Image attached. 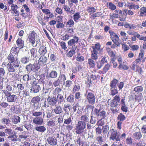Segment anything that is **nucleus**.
Wrapping results in <instances>:
<instances>
[{
    "label": "nucleus",
    "mask_w": 146,
    "mask_h": 146,
    "mask_svg": "<svg viewBox=\"0 0 146 146\" xmlns=\"http://www.w3.org/2000/svg\"><path fill=\"white\" fill-rule=\"evenodd\" d=\"M78 37L75 36L73 37L72 39H70L68 41L67 43L68 46H72L71 48L72 50H70L67 54V56L68 57H72L73 54L75 53V50L77 48V46H75V44L78 43Z\"/></svg>",
    "instance_id": "1"
},
{
    "label": "nucleus",
    "mask_w": 146,
    "mask_h": 146,
    "mask_svg": "<svg viewBox=\"0 0 146 146\" xmlns=\"http://www.w3.org/2000/svg\"><path fill=\"white\" fill-rule=\"evenodd\" d=\"M86 124L79 121L76 124L75 130L76 134H80L83 133L86 128Z\"/></svg>",
    "instance_id": "2"
},
{
    "label": "nucleus",
    "mask_w": 146,
    "mask_h": 146,
    "mask_svg": "<svg viewBox=\"0 0 146 146\" xmlns=\"http://www.w3.org/2000/svg\"><path fill=\"white\" fill-rule=\"evenodd\" d=\"M110 133V139L114 141L115 140L116 141H120V135L118 133L116 130L113 129H111L109 132L108 135Z\"/></svg>",
    "instance_id": "3"
},
{
    "label": "nucleus",
    "mask_w": 146,
    "mask_h": 146,
    "mask_svg": "<svg viewBox=\"0 0 146 146\" xmlns=\"http://www.w3.org/2000/svg\"><path fill=\"white\" fill-rule=\"evenodd\" d=\"M109 33L110 35V38L112 42L115 45H117V47L119 46L120 44H121L120 42H119L120 40L119 39L118 35L111 30H110Z\"/></svg>",
    "instance_id": "4"
},
{
    "label": "nucleus",
    "mask_w": 146,
    "mask_h": 146,
    "mask_svg": "<svg viewBox=\"0 0 146 146\" xmlns=\"http://www.w3.org/2000/svg\"><path fill=\"white\" fill-rule=\"evenodd\" d=\"M86 99L90 104H94L95 103L96 97L94 94L91 92H86Z\"/></svg>",
    "instance_id": "5"
},
{
    "label": "nucleus",
    "mask_w": 146,
    "mask_h": 146,
    "mask_svg": "<svg viewBox=\"0 0 146 146\" xmlns=\"http://www.w3.org/2000/svg\"><path fill=\"white\" fill-rule=\"evenodd\" d=\"M94 114L102 119H104L106 116V112L100 108L99 109L95 108L94 111Z\"/></svg>",
    "instance_id": "6"
},
{
    "label": "nucleus",
    "mask_w": 146,
    "mask_h": 146,
    "mask_svg": "<svg viewBox=\"0 0 146 146\" xmlns=\"http://www.w3.org/2000/svg\"><path fill=\"white\" fill-rule=\"evenodd\" d=\"M38 8L41 9L43 13L46 15L44 17V19L48 20L50 18H52L54 17V15L53 13H51L50 11L48 9H43V7L42 5L40 4V6H38Z\"/></svg>",
    "instance_id": "7"
},
{
    "label": "nucleus",
    "mask_w": 146,
    "mask_h": 146,
    "mask_svg": "<svg viewBox=\"0 0 146 146\" xmlns=\"http://www.w3.org/2000/svg\"><path fill=\"white\" fill-rule=\"evenodd\" d=\"M38 36L37 34L34 31H31L29 33L28 38L29 43L33 45L35 43L36 39Z\"/></svg>",
    "instance_id": "8"
},
{
    "label": "nucleus",
    "mask_w": 146,
    "mask_h": 146,
    "mask_svg": "<svg viewBox=\"0 0 146 146\" xmlns=\"http://www.w3.org/2000/svg\"><path fill=\"white\" fill-rule=\"evenodd\" d=\"M4 95L6 98L7 102L9 103L15 102L17 98V96L16 95L12 94V93L6 94Z\"/></svg>",
    "instance_id": "9"
},
{
    "label": "nucleus",
    "mask_w": 146,
    "mask_h": 146,
    "mask_svg": "<svg viewBox=\"0 0 146 146\" xmlns=\"http://www.w3.org/2000/svg\"><path fill=\"white\" fill-rule=\"evenodd\" d=\"M40 67L38 64H32L29 63L25 67V69L28 72H30L33 71L34 72H36L40 68Z\"/></svg>",
    "instance_id": "10"
},
{
    "label": "nucleus",
    "mask_w": 146,
    "mask_h": 146,
    "mask_svg": "<svg viewBox=\"0 0 146 146\" xmlns=\"http://www.w3.org/2000/svg\"><path fill=\"white\" fill-rule=\"evenodd\" d=\"M126 119V117L123 113H120L117 117V120L118 121L117 123V128L120 129L121 128V125L122 122Z\"/></svg>",
    "instance_id": "11"
},
{
    "label": "nucleus",
    "mask_w": 146,
    "mask_h": 146,
    "mask_svg": "<svg viewBox=\"0 0 146 146\" xmlns=\"http://www.w3.org/2000/svg\"><path fill=\"white\" fill-rule=\"evenodd\" d=\"M33 93H37L39 92L41 90V88L39 85V82L36 79L33 80Z\"/></svg>",
    "instance_id": "12"
},
{
    "label": "nucleus",
    "mask_w": 146,
    "mask_h": 146,
    "mask_svg": "<svg viewBox=\"0 0 146 146\" xmlns=\"http://www.w3.org/2000/svg\"><path fill=\"white\" fill-rule=\"evenodd\" d=\"M47 58L44 56H40L38 60V64L40 67L43 66L46 64L47 61Z\"/></svg>",
    "instance_id": "13"
},
{
    "label": "nucleus",
    "mask_w": 146,
    "mask_h": 146,
    "mask_svg": "<svg viewBox=\"0 0 146 146\" xmlns=\"http://www.w3.org/2000/svg\"><path fill=\"white\" fill-rule=\"evenodd\" d=\"M47 141L48 143L52 146H54L57 144V140L54 137L49 136L47 139Z\"/></svg>",
    "instance_id": "14"
},
{
    "label": "nucleus",
    "mask_w": 146,
    "mask_h": 146,
    "mask_svg": "<svg viewBox=\"0 0 146 146\" xmlns=\"http://www.w3.org/2000/svg\"><path fill=\"white\" fill-rule=\"evenodd\" d=\"M47 101H48L49 105L52 106H54L56 105L57 102V100L55 97H51L50 95H48Z\"/></svg>",
    "instance_id": "15"
},
{
    "label": "nucleus",
    "mask_w": 146,
    "mask_h": 146,
    "mask_svg": "<svg viewBox=\"0 0 146 146\" xmlns=\"http://www.w3.org/2000/svg\"><path fill=\"white\" fill-rule=\"evenodd\" d=\"M106 50L109 55L111 58V60L114 61L116 59L117 56L113 50L110 48H106Z\"/></svg>",
    "instance_id": "16"
},
{
    "label": "nucleus",
    "mask_w": 146,
    "mask_h": 146,
    "mask_svg": "<svg viewBox=\"0 0 146 146\" xmlns=\"http://www.w3.org/2000/svg\"><path fill=\"white\" fill-rule=\"evenodd\" d=\"M12 90V87L10 85V83H7L5 86V89L2 90L1 92L3 94H6L11 93V92Z\"/></svg>",
    "instance_id": "17"
},
{
    "label": "nucleus",
    "mask_w": 146,
    "mask_h": 146,
    "mask_svg": "<svg viewBox=\"0 0 146 146\" xmlns=\"http://www.w3.org/2000/svg\"><path fill=\"white\" fill-rule=\"evenodd\" d=\"M17 48L20 49H21L23 48L25 46L24 41L22 37L18 38L16 41Z\"/></svg>",
    "instance_id": "18"
},
{
    "label": "nucleus",
    "mask_w": 146,
    "mask_h": 146,
    "mask_svg": "<svg viewBox=\"0 0 146 146\" xmlns=\"http://www.w3.org/2000/svg\"><path fill=\"white\" fill-rule=\"evenodd\" d=\"M32 121L35 124L37 125H41L44 121L42 118L40 117L34 118Z\"/></svg>",
    "instance_id": "19"
},
{
    "label": "nucleus",
    "mask_w": 146,
    "mask_h": 146,
    "mask_svg": "<svg viewBox=\"0 0 146 146\" xmlns=\"http://www.w3.org/2000/svg\"><path fill=\"white\" fill-rule=\"evenodd\" d=\"M72 108L70 105L68 104H65L64 105V107L63 108V109L64 111L65 112L64 115H63V117H64L65 115H69V111H70Z\"/></svg>",
    "instance_id": "20"
},
{
    "label": "nucleus",
    "mask_w": 146,
    "mask_h": 146,
    "mask_svg": "<svg viewBox=\"0 0 146 146\" xmlns=\"http://www.w3.org/2000/svg\"><path fill=\"white\" fill-rule=\"evenodd\" d=\"M29 73L28 74H25L23 75V79L25 82H27V84H28V82H27L30 80H33L35 79L34 77L31 76L29 75Z\"/></svg>",
    "instance_id": "21"
},
{
    "label": "nucleus",
    "mask_w": 146,
    "mask_h": 146,
    "mask_svg": "<svg viewBox=\"0 0 146 146\" xmlns=\"http://www.w3.org/2000/svg\"><path fill=\"white\" fill-rule=\"evenodd\" d=\"M38 52L40 55L42 56H44L46 54L47 50L46 47L42 45L40 47Z\"/></svg>",
    "instance_id": "22"
},
{
    "label": "nucleus",
    "mask_w": 146,
    "mask_h": 146,
    "mask_svg": "<svg viewBox=\"0 0 146 146\" xmlns=\"http://www.w3.org/2000/svg\"><path fill=\"white\" fill-rule=\"evenodd\" d=\"M64 124H69L70 123H72V122L73 118L71 116H69V115H65L64 117Z\"/></svg>",
    "instance_id": "23"
},
{
    "label": "nucleus",
    "mask_w": 146,
    "mask_h": 146,
    "mask_svg": "<svg viewBox=\"0 0 146 146\" xmlns=\"http://www.w3.org/2000/svg\"><path fill=\"white\" fill-rule=\"evenodd\" d=\"M10 110L13 113L18 114L20 112V109L17 106L12 105L11 106Z\"/></svg>",
    "instance_id": "24"
},
{
    "label": "nucleus",
    "mask_w": 146,
    "mask_h": 146,
    "mask_svg": "<svg viewBox=\"0 0 146 146\" xmlns=\"http://www.w3.org/2000/svg\"><path fill=\"white\" fill-rule=\"evenodd\" d=\"M9 76H11V78L12 80L14 82H15L18 80H19L20 79V75L15 73H9Z\"/></svg>",
    "instance_id": "25"
},
{
    "label": "nucleus",
    "mask_w": 146,
    "mask_h": 146,
    "mask_svg": "<svg viewBox=\"0 0 146 146\" xmlns=\"http://www.w3.org/2000/svg\"><path fill=\"white\" fill-rule=\"evenodd\" d=\"M58 76V73L56 70H52L47 75V77L48 78H55Z\"/></svg>",
    "instance_id": "26"
},
{
    "label": "nucleus",
    "mask_w": 146,
    "mask_h": 146,
    "mask_svg": "<svg viewBox=\"0 0 146 146\" xmlns=\"http://www.w3.org/2000/svg\"><path fill=\"white\" fill-rule=\"evenodd\" d=\"M96 10L97 9L94 7L91 6H88L86 9L87 12L89 13L90 15L96 12Z\"/></svg>",
    "instance_id": "27"
},
{
    "label": "nucleus",
    "mask_w": 146,
    "mask_h": 146,
    "mask_svg": "<svg viewBox=\"0 0 146 146\" xmlns=\"http://www.w3.org/2000/svg\"><path fill=\"white\" fill-rule=\"evenodd\" d=\"M8 138L13 142H16L19 140H20L19 138L17 137L16 132H14V134L9 136Z\"/></svg>",
    "instance_id": "28"
},
{
    "label": "nucleus",
    "mask_w": 146,
    "mask_h": 146,
    "mask_svg": "<svg viewBox=\"0 0 146 146\" xmlns=\"http://www.w3.org/2000/svg\"><path fill=\"white\" fill-rule=\"evenodd\" d=\"M7 69L8 73L14 72L16 71V70L14 66H13L11 63L9 62L7 64Z\"/></svg>",
    "instance_id": "29"
},
{
    "label": "nucleus",
    "mask_w": 146,
    "mask_h": 146,
    "mask_svg": "<svg viewBox=\"0 0 146 146\" xmlns=\"http://www.w3.org/2000/svg\"><path fill=\"white\" fill-rule=\"evenodd\" d=\"M83 67L82 66L78 63L76 65L75 67L72 68V72L73 73H76L82 70Z\"/></svg>",
    "instance_id": "30"
},
{
    "label": "nucleus",
    "mask_w": 146,
    "mask_h": 146,
    "mask_svg": "<svg viewBox=\"0 0 146 146\" xmlns=\"http://www.w3.org/2000/svg\"><path fill=\"white\" fill-rule=\"evenodd\" d=\"M54 113L57 115H60L62 111V107L58 105H55V108L54 110Z\"/></svg>",
    "instance_id": "31"
},
{
    "label": "nucleus",
    "mask_w": 146,
    "mask_h": 146,
    "mask_svg": "<svg viewBox=\"0 0 146 146\" xmlns=\"http://www.w3.org/2000/svg\"><path fill=\"white\" fill-rule=\"evenodd\" d=\"M9 62H11L18 59V56L9 54L7 57Z\"/></svg>",
    "instance_id": "32"
},
{
    "label": "nucleus",
    "mask_w": 146,
    "mask_h": 146,
    "mask_svg": "<svg viewBox=\"0 0 146 146\" xmlns=\"http://www.w3.org/2000/svg\"><path fill=\"white\" fill-rule=\"evenodd\" d=\"M94 60L91 58L88 59V64L90 68L93 69L95 67V62Z\"/></svg>",
    "instance_id": "33"
},
{
    "label": "nucleus",
    "mask_w": 146,
    "mask_h": 146,
    "mask_svg": "<svg viewBox=\"0 0 146 146\" xmlns=\"http://www.w3.org/2000/svg\"><path fill=\"white\" fill-rule=\"evenodd\" d=\"M41 98L38 96H36L33 97L31 100V103L33 104V105L35 107V105L38 104Z\"/></svg>",
    "instance_id": "34"
},
{
    "label": "nucleus",
    "mask_w": 146,
    "mask_h": 146,
    "mask_svg": "<svg viewBox=\"0 0 146 146\" xmlns=\"http://www.w3.org/2000/svg\"><path fill=\"white\" fill-rule=\"evenodd\" d=\"M80 13V12H76L75 13L74 15H73L74 21L76 23H77L79 21L80 18H81Z\"/></svg>",
    "instance_id": "35"
},
{
    "label": "nucleus",
    "mask_w": 146,
    "mask_h": 146,
    "mask_svg": "<svg viewBox=\"0 0 146 146\" xmlns=\"http://www.w3.org/2000/svg\"><path fill=\"white\" fill-rule=\"evenodd\" d=\"M103 14L101 12H96L93 13L90 16V18L93 20H94L96 17H98L101 16Z\"/></svg>",
    "instance_id": "36"
},
{
    "label": "nucleus",
    "mask_w": 146,
    "mask_h": 146,
    "mask_svg": "<svg viewBox=\"0 0 146 146\" xmlns=\"http://www.w3.org/2000/svg\"><path fill=\"white\" fill-rule=\"evenodd\" d=\"M98 52L96 50H93L91 51V59H92L96 61L98 58Z\"/></svg>",
    "instance_id": "37"
},
{
    "label": "nucleus",
    "mask_w": 146,
    "mask_h": 146,
    "mask_svg": "<svg viewBox=\"0 0 146 146\" xmlns=\"http://www.w3.org/2000/svg\"><path fill=\"white\" fill-rule=\"evenodd\" d=\"M119 82L118 80L114 78L110 82V87H117V85Z\"/></svg>",
    "instance_id": "38"
},
{
    "label": "nucleus",
    "mask_w": 146,
    "mask_h": 146,
    "mask_svg": "<svg viewBox=\"0 0 146 146\" xmlns=\"http://www.w3.org/2000/svg\"><path fill=\"white\" fill-rule=\"evenodd\" d=\"M110 94L114 96L118 93L117 87H110Z\"/></svg>",
    "instance_id": "39"
},
{
    "label": "nucleus",
    "mask_w": 146,
    "mask_h": 146,
    "mask_svg": "<svg viewBox=\"0 0 146 146\" xmlns=\"http://www.w3.org/2000/svg\"><path fill=\"white\" fill-rule=\"evenodd\" d=\"M11 10L14 12L13 13L16 14L15 16L19 15V13L18 12V11L17 10L18 8V6L17 5L14 4L11 5Z\"/></svg>",
    "instance_id": "40"
},
{
    "label": "nucleus",
    "mask_w": 146,
    "mask_h": 146,
    "mask_svg": "<svg viewBox=\"0 0 146 146\" xmlns=\"http://www.w3.org/2000/svg\"><path fill=\"white\" fill-rule=\"evenodd\" d=\"M144 51L141 50V52L139 54L138 58H137V62H139L141 61L143 62L145 61V58L143 57L144 56Z\"/></svg>",
    "instance_id": "41"
},
{
    "label": "nucleus",
    "mask_w": 146,
    "mask_h": 146,
    "mask_svg": "<svg viewBox=\"0 0 146 146\" xmlns=\"http://www.w3.org/2000/svg\"><path fill=\"white\" fill-rule=\"evenodd\" d=\"M107 5V7L111 11L115 10L117 8L116 6L111 2L108 3Z\"/></svg>",
    "instance_id": "42"
},
{
    "label": "nucleus",
    "mask_w": 146,
    "mask_h": 146,
    "mask_svg": "<svg viewBox=\"0 0 146 146\" xmlns=\"http://www.w3.org/2000/svg\"><path fill=\"white\" fill-rule=\"evenodd\" d=\"M120 34L121 40L123 42L126 41L128 39V37L127 36V34L125 32L123 31H121Z\"/></svg>",
    "instance_id": "43"
},
{
    "label": "nucleus",
    "mask_w": 146,
    "mask_h": 146,
    "mask_svg": "<svg viewBox=\"0 0 146 146\" xmlns=\"http://www.w3.org/2000/svg\"><path fill=\"white\" fill-rule=\"evenodd\" d=\"M80 84L78 83L75 84L74 85L73 88L72 89V93L74 94V93L78 92L80 90Z\"/></svg>",
    "instance_id": "44"
},
{
    "label": "nucleus",
    "mask_w": 146,
    "mask_h": 146,
    "mask_svg": "<svg viewBox=\"0 0 146 146\" xmlns=\"http://www.w3.org/2000/svg\"><path fill=\"white\" fill-rule=\"evenodd\" d=\"M66 32L70 37H72L74 36V32L73 28H66Z\"/></svg>",
    "instance_id": "45"
},
{
    "label": "nucleus",
    "mask_w": 146,
    "mask_h": 146,
    "mask_svg": "<svg viewBox=\"0 0 146 146\" xmlns=\"http://www.w3.org/2000/svg\"><path fill=\"white\" fill-rule=\"evenodd\" d=\"M35 129L37 131L40 132H44L46 130L45 127L43 126H36L35 127Z\"/></svg>",
    "instance_id": "46"
},
{
    "label": "nucleus",
    "mask_w": 146,
    "mask_h": 146,
    "mask_svg": "<svg viewBox=\"0 0 146 146\" xmlns=\"http://www.w3.org/2000/svg\"><path fill=\"white\" fill-rule=\"evenodd\" d=\"M137 87H135L134 90L133 91L131 95L130 96V99L131 100H136L137 95Z\"/></svg>",
    "instance_id": "47"
},
{
    "label": "nucleus",
    "mask_w": 146,
    "mask_h": 146,
    "mask_svg": "<svg viewBox=\"0 0 146 146\" xmlns=\"http://www.w3.org/2000/svg\"><path fill=\"white\" fill-rule=\"evenodd\" d=\"M124 27L126 29H129V30L134 29L136 28V26L134 24L126 23L124 25Z\"/></svg>",
    "instance_id": "48"
},
{
    "label": "nucleus",
    "mask_w": 146,
    "mask_h": 146,
    "mask_svg": "<svg viewBox=\"0 0 146 146\" xmlns=\"http://www.w3.org/2000/svg\"><path fill=\"white\" fill-rule=\"evenodd\" d=\"M74 24V22L72 19H69L66 24V28H72Z\"/></svg>",
    "instance_id": "49"
},
{
    "label": "nucleus",
    "mask_w": 146,
    "mask_h": 146,
    "mask_svg": "<svg viewBox=\"0 0 146 146\" xmlns=\"http://www.w3.org/2000/svg\"><path fill=\"white\" fill-rule=\"evenodd\" d=\"M80 119L81 121H80L86 123L87 122H89V119L88 115H83L81 116Z\"/></svg>",
    "instance_id": "50"
},
{
    "label": "nucleus",
    "mask_w": 146,
    "mask_h": 146,
    "mask_svg": "<svg viewBox=\"0 0 146 146\" xmlns=\"http://www.w3.org/2000/svg\"><path fill=\"white\" fill-rule=\"evenodd\" d=\"M96 140L98 143L100 145H102L104 142V139L102 135H99L96 138Z\"/></svg>",
    "instance_id": "51"
},
{
    "label": "nucleus",
    "mask_w": 146,
    "mask_h": 146,
    "mask_svg": "<svg viewBox=\"0 0 146 146\" xmlns=\"http://www.w3.org/2000/svg\"><path fill=\"white\" fill-rule=\"evenodd\" d=\"M17 47L16 46H13L11 48L9 54L15 55L18 56V53L17 52Z\"/></svg>",
    "instance_id": "52"
},
{
    "label": "nucleus",
    "mask_w": 146,
    "mask_h": 146,
    "mask_svg": "<svg viewBox=\"0 0 146 146\" xmlns=\"http://www.w3.org/2000/svg\"><path fill=\"white\" fill-rule=\"evenodd\" d=\"M101 45L99 42H97L95 44L94 46H92V48L93 50H96L98 52L101 49Z\"/></svg>",
    "instance_id": "53"
},
{
    "label": "nucleus",
    "mask_w": 146,
    "mask_h": 146,
    "mask_svg": "<svg viewBox=\"0 0 146 146\" xmlns=\"http://www.w3.org/2000/svg\"><path fill=\"white\" fill-rule=\"evenodd\" d=\"M9 106V104L7 102H3L0 104V108L2 109L6 110L8 108Z\"/></svg>",
    "instance_id": "54"
},
{
    "label": "nucleus",
    "mask_w": 146,
    "mask_h": 146,
    "mask_svg": "<svg viewBox=\"0 0 146 146\" xmlns=\"http://www.w3.org/2000/svg\"><path fill=\"white\" fill-rule=\"evenodd\" d=\"M12 64V65L15 67V68H18L20 66V62L18 59L12 62H9Z\"/></svg>",
    "instance_id": "55"
},
{
    "label": "nucleus",
    "mask_w": 146,
    "mask_h": 146,
    "mask_svg": "<svg viewBox=\"0 0 146 146\" xmlns=\"http://www.w3.org/2000/svg\"><path fill=\"white\" fill-rule=\"evenodd\" d=\"M1 122L3 124L7 125L10 123V120L8 117L3 118L1 119Z\"/></svg>",
    "instance_id": "56"
},
{
    "label": "nucleus",
    "mask_w": 146,
    "mask_h": 146,
    "mask_svg": "<svg viewBox=\"0 0 146 146\" xmlns=\"http://www.w3.org/2000/svg\"><path fill=\"white\" fill-rule=\"evenodd\" d=\"M140 15L141 16H146V7H142L139 10Z\"/></svg>",
    "instance_id": "57"
},
{
    "label": "nucleus",
    "mask_w": 146,
    "mask_h": 146,
    "mask_svg": "<svg viewBox=\"0 0 146 146\" xmlns=\"http://www.w3.org/2000/svg\"><path fill=\"white\" fill-rule=\"evenodd\" d=\"M21 120L20 117L18 116H15L12 119V122L14 124H17L20 122Z\"/></svg>",
    "instance_id": "58"
},
{
    "label": "nucleus",
    "mask_w": 146,
    "mask_h": 146,
    "mask_svg": "<svg viewBox=\"0 0 146 146\" xmlns=\"http://www.w3.org/2000/svg\"><path fill=\"white\" fill-rule=\"evenodd\" d=\"M58 101V104H60L64 100V97L63 96L60 94H58L57 96V98H56Z\"/></svg>",
    "instance_id": "59"
},
{
    "label": "nucleus",
    "mask_w": 146,
    "mask_h": 146,
    "mask_svg": "<svg viewBox=\"0 0 146 146\" xmlns=\"http://www.w3.org/2000/svg\"><path fill=\"white\" fill-rule=\"evenodd\" d=\"M38 21L42 26H44L46 25V23L45 22L44 19L42 18V17L40 15L37 17Z\"/></svg>",
    "instance_id": "60"
},
{
    "label": "nucleus",
    "mask_w": 146,
    "mask_h": 146,
    "mask_svg": "<svg viewBox=\"0 0 146 146\" xmlns=\"http://www.w3.org/2000/svg\"><path fill=\"white\" fill-rule=\"evenodd\" d=\"M123 15L125 16L127 15V14L131 15L133 14V12L130 10H128L126 9L123 10Z\"/></svg>",
    "instance_id": "61"
},
{
    "label": "nucleus",
    "mask_w": 146,
    "mask_h": 146,
    "mask_svg": "<svg viewBox=\"0 0 146 146\" xmlns=\"http://www.w3.org/2000/svg\"><path fill=\"white\" fill-rule=\"evenodd\" d=\"M30 51L31 54V57L33 58H36L37 56L36 49L32 48L30 50Z\"/></svg>",
    "instance_id": "62"
},
{
    "label": "nucleus",
    "mask_w": 146,
    "mask_h": 146,
    "mask_svg": "<svg viewBox=\"0 0 146 146\" xmlns=\"http://www.w3.org/2000/svg\"><path fill=\"white\" fill-rule=\"evenodd\" d=\"M61 83L60 80L59 79V78H58L54 81L53 84L55 87H56L58 86L61 84Z\"/></svg>",
    "instance_id": "63"
},
{
    "label": "nucleus",
    "mask_w": 146,
    "mask_h": 146,
    "mask_svg": "<svg viewBox=\"0 0 146 146\" xmlns=\"http://www.w3.org/2000/svg\"><path fill=\"white\" fill-rule=\"evenodd\" d=\"M109 129V126L106 124V125L103 126L102 128V132L104 134H106Z\"/></svg>",
    "instance_id": "64"
}]
</instances>
